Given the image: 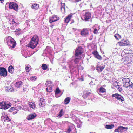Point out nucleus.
Segmentation results:
<instances>
[{
	"instance_id": "1",
	"label": "nucleus",
	"mask_w": 133,
	"mask_h": 133,
	"mask_svg": "<svg viewBox=\"0 0 133 133\" xmlns=\"http://www.w3.org/2000/svg\"><path fill=\"white\" fill-rule=\"evenodd\" d=\"M39 41L38 36L36 35H34L29 43L28 47L32 49H34L38 44Z\"/></svg>"
},
{
	"instance_id": "2",
	"label": "nucleus",
	"mask_w": 133,
	"mask_h": 133,
	"mask_svg": "<svg viewBox=\"0 0 133 133\" xmlns=\"http://www.w3.org/2000/svg\"><path fill=\"white\" fill-rule=\"evenodd\" d=\"M11 105V103L9 102H2L0 103V109H7L9 108Z\"/></svg>"
},
{
	"instance_id": "3",
	"label": "nucleus",
	"mask_w": 133,
	"mask_h": 133,
	"mask_svg": "<svg viewBox=\"0 0 133 133\" xmlns=\"http://www.w3.org/2000/svg\"><path fill=\"white\" fill-rule=\"evenodd\" d=\"M7 43L9 48L12 49L15 47L16 43V41L12 38H11L10 39L8 40Z\"/></svg>"
},
{
	"instance_id": "4",
	"label": "nucleus",
	"mask_w": 133,
	"mask_h": 133,
	"mask_svg": "<svg viewBox=\"0 0 133 133\" xmlns=\"http://www.w3.org/2000/svg\"><path fill=\"white\" fill-rule=\"evenodd\" d=\"M91 14L89 12H86L85 14L81 17L83 20L85 21H88L91 18Z\"/></svg>"
},
{
	"instance_id": "5",
	"label": "nucleus",
	"mask_w": 133,
	"mask_h": 133,
	"mask_svg": "<svg viewBox=\"0 0 133 133\" xmlns=\"http://www.w3.org/2000/svg\"><path fill=\"white\" fill-rule=\"evenodd\" d=\"M9 8L13 9L16 11H17L18 10V5L15 2H10L9 4Z\"/></svg>"
},
{
	"instance_id": "6",
	"label": "nucleus",
	"mask_w": 133,
	"mask_h": 133,
	"mask_svg": "<svg viewBox=\"0 0 133 133\" xmlns=\"http://www.w3.org/2000/svg\"><path fill=\"white\" fill-rule=\"evenodd\" d=\"M83 49L81 46H79L76 48L75 52V57H78L83 52Z\"/></svg>"
},
{
	"instance_id": "7",
	"label": "nucleus",
	"mask_w": 133,
	"mask_h": 133,
	"mask_svg": "<svg viewBox=\"0 0 133 133\" xmlns=\"http://www.w3.org/2000/svg\"><path fill=\"white\" fill-rule=\"evenodd\" d=\"M112 96L113 97H115L117 100L122 102L124 100V99L123 97L121 95L118 93L112 94Z\"/></svg>"
},
{
	"instance_id": "8",
	"label": "nucleus",
	"mask_w": 133,
	"mask_h": 133,
	"mask_svg": "<svg viewBox=\"0 0 133 133\" xmlns=\"http://www.w3.org/2000/svg\"><path fill=\"white\" fill-rule=\"evenodd\" d=\"M7 75V71L6 69L3 67H0V75L2 76L6 77Z\"/></svg>"
},
{
	"instance_id": "9",
	"label": "nucleus",
	"mask_w": 133,
	"mask_h": 133,
	"mask_svg": "<svg viewBox=\"0 0 133 133\" xmlns=\"http://www.w3.org/2000/svg\"><path fill=\"white\" fill-rule=\"evenodd\" d=\"M120 46H127L129 45V41L127 40L123 39L118 42Z\"/></svg>"
},
{
	"instance_id": "10",
	"label": "nucleus",
	"mask_w": 133,
	"mask_h": 133,
	"mask_svg": "<svg viewBox=\"0 0 133 133\" xmlns=\"http://www.w3.org/2000/svg\"><path fill=\"white\" fill-rule=\"evenodd\" d=\"M123 86L126 88H129V89L132 88L133 89V83L131 82H123Z\"/></svg>"
},
{
	"instance_id": "11",
	"label": "nucleus",
	"mask_w": 133,
	"mask_h": 133,
	"mask_svg": "<svg viewBox=\"0 0 133 133\" xmlns=\"http://www.w3.org/2000/svg\"><path fill=\"white\" fill-rule=\"evenodd\" d=\"M59 18L56 15H53L52 17L49 20V22L51 23L54 22H55L59 20Z\"/></svg>"
},
{
	"instance_id": "12",
	"label": "nucleus",
	"mask_w": 133,
	"mask_h": 133,
	"mask_svg": "<svg viewBox=\"0 0 133 133\" xmlns=\"http://www.w3.org/2000/svg\"><path fill=\"white\" fill-rule=\"evenodd\" d=\"M37 116L36 114L35 113H31L27 117V119L29 120H31L34 119Z\"/></svg>"
},
{
	"instance_id": "13",
	"label": "nucleus",
	"mask_w": 133,
	"mask_h": 133,
	"mask_svg": "<svg viewBox=\"0 0 133 133\" xmlns=\"http://www.w3.org/2000/svg\"><path fill=\"white\" fill-rule=\"evenodd\" d=\"M92 54L96 58L99 60L102 59V57L99 54L98 52L97 51H94L93 52Z\"/></svg>"
},
{
	"instance_id": "14",
	"label": "nucleus",
	"mask_w": 133,
	"mask_h": 133,
	"mask_svg": "<svg viewBox=\"0 0 133 133\" xmlns=\"http://www.w3.org/2000/svg\"><path fill=\"white\" fill-rule=\"evenodd\" d=\"M105 65H103L102 66L97 65L96 67V69L97 71L99 73L101 72L105 68Z\"/></svg>"
},
{
	"instance_id": "15",
	"label": "nucleus",
	"mask_w": 133,
	"mask_h": 133,
	"mask_svg": "<svg viewBox=\"0 0 133 133\" xmlns=\"http://www.w3.org/2000/svg\"><path fill=\"white\" fill-rule=\"evenodd\" d=\"M89 31L87 29H84L81 32V35L86 36L88 35Z\"/></svg>"
},
{
	"instance_id": "16",
	"label": "nucleus",
	"mask_w": 133,
	"mask_h": 133,
	"mask_svg": "<svg viewBox=\"0 0 133 133\" xmlns=\"http://www.w3.org/2000/svg\"><path fill=\"white\" fill-rule=\"evenodd\" d=\"M91 94L90 92L87 91H85L83 92L82 96L84 98H86L90 96Z\"/></svg>"
},
{
	"instance_id": "17",
	"label": "nucleus",
	"mask_w": 133,
	"mask_h": 133,
	"mask_svg": "<svg viewBox=\"0 0 133 133\" xmlns=\"http://www.w3.org/2000/svg\"><path fill=\"white\" fill-rule=\"evenodd\" d=\"M118 129L119 130V132H123L126 131L128 129V128L120 126L118 127Z\"/></svg>"
},
{
	"instance_id": "18",
	"label": "nucleus",
	"mask_w": 133,
	"mask_h": 133,
	"mask_svg": "<svg viewBox=\"0 0 133 133\" xmlns=\"http://www.w3.org/2000/svg\"><path fill=\"white\" fill-rule=\"evenodd\" d=\"M23 84L22 81H19L16 82L15 84V87L17 88L21 87Z\"/></svg>"
},
{
	"instance_id": "19",
	"label": "nucleus",
	"mask_w": 133,
	"mask_h": 133,
	"mask_svg": "<svg viewBox=\"0 0 133 133\" xmlns=\"http://www.w3.org/2000/svg\"><path fill=\"white\" fill-rule=\"evenodd\" d=\"M75 126L74 125H71L69 126L67 128L66 132L68 133H71L70 132H72V131L74 129Z\"/></svg>"
},
{
	"instance_id": "20",
	"label": "nucleus",
	"mask_w": 133,
	"mask_h": 133,
	"mask_svg": "<svg viewBox=\"0 0 133 133\" xmlns=\"http://www.w3.org/2000/svg\"><path fill=\"white\" fill-rule=\"evenodd\" d=\"M106 90L104 88L101 87L97 90V92L100 94V93H103L105 92Z\"/></svg>"
},
{
	"instance_id": "21",
	"label": "nucleus",
	"mask_w": 133,
	"mask_h": 133,
	"mask_svg": "<svg viewBox=\"0 0 133 133\" xmlns=\"http://www.w3.org/2000/svg\"><path fill=\"white\" fill-rule=\"evenodd\" d=\"M72 15L71 14L68 15L64 20V22L65 23H68L71 19Z\"/></svg>"
},
{
	"instance_id": "22",
	"label": "nucleus",
	"mask_w": 133,
	"mask_h": 133,
	"mask_svg": "<svg viewBox=\"0 0 133 133\" xmlns=\"http://www.w3.org/2000/svg\"><path fill=\"white\" fill-rule=\"evenodd\" d=\"M61 11L63 13H64L65 12V3H61Z\"/></svg>"
},
{
	"instance_id": "23",
	"label": "nucleus",
	"mask_w": 133,
	"mask_h": 133,
	"mask_svg": "<svg viewBox=\"0 0 133 133\" xmlns=\"http://www.w3.org/2000/svg\"><path fill=\"white\" fill-rule=\"evenodd\" d=\"M14 69V66L11 65H10L9 66L8 70V71L9 72L12 74L13 73Z\"/></svg>"
},
{
	"instance_id": "24",
	"label": "nucleus",
	"mask_w": 133,
	"mask_h": 133,
	"mask_svg": "<svg viewBox=\"0 0 133 133\" xmlns=\"http://www.w3.org/2000/svg\"><path fill=\"white\" fill-rule=\"evenodd\" d=\"M70 98L69 97H67L66 98L64 101V103L65 104H68L70 100Z\"/></svg>"
},
{
	"instance_id": "25",
	"label": "nucleus",
	"mask_w": 133,
	"mask_h": 133,
	"mask_svg": "<svg viewBox=\"0 0 133 133\" xmlns=\"http://www.w3.org/2000/svg\"><path fill=\"white\" fill-rule=\"evenodd\" d=\"M114 127V124L106 125L105 128L108 129H112Z\"/></svg>"
},
{
	"instance_id": "26",
	"label": "nucleus",
	"mask_w": 133,
	"mask_h": 133,
	"mask_svg": "<svg viewBox=\"0 0 133 133\" xmlns=\"http://www.w3.org/2000/svg\"><path fill=\"white\" fill-rule=\"evenodd\" d=\"M31 7L34 9L36 10L39 8V5L38 4H34L31 6Z\"/></svg>"
},
{
	"instance_id": "27",
	"label": "nucleus",
	"mask_w": 133,
	"mask_h": 133,
	"mask_svg": "<svg viewBox=\"0 0 133 133\" xmlns=\"http://www.w3.org/2000/svg\"><path fill=\"white\" fill-rule=\"evenodd\" d=\"M64 114V112H63V109H62L61 110L59 113L58 115L57 116V117L58 118L61 117L63 116Z\"/></svg>"
},
{
	"instance_id": "28",
	"label": "nucleus",
	"mask_w": 133,
	"mask_h": 133,
	"mask_svg": "<svg viewBox=\"0 0 133 133\" xmlns=\"http://www.w3.org/2000/svg\"><path fill=\"white\" fill-rule=\"evenodd\" d=\"M52 86L51 85H49L48 86L46 89V91L49 92H50L52 91Z\"/></svg>"
},
{
	"instance_id": "29",
	"label": "nucleus",
	"mask_w": 133,
	"mask_h": 133,
	"mask_svg": "<svg viewBox=\"0 0 133 133\" xmlns=\"http://www.w3.org/2000/svg\"><path fill=\"white\" fill-rule=\"evenodd\" d=\"M41 68L43 70H46L48 68V66L46 64H43L42 65Z\"/></svg>"
},
{
	"instance_id": "30",
	"label": "nucleus",
	"mask_w": 133,
	"mask_h": 133,
	"mask_svg": "<svg viewBox=\"0 0 133 133\" xmlns=\"http://www.w3.org/2000/svg\"><path fill=\"white\" fill-rule=\"evenodd\" d=\"M3 117L4 119V121L5 122L6 121H9L11 120V119L9 118L8 116H5V117L3 116Z\"/></svg>"
},
{
	"instance_id": "31",
	"label": "nucleus",
	"mask_w": 133,
	"mask_h": 133,
	"mask_svg": "<svg viewBox=\"0 0 133 133\" xmlns=\"http://www.w3.org/2000/svg\"><path fill=\"white\" fill-rule=\"evenodd\" d=\"M9 23L10 24H14V25H16L17 24L15 21L14 20L12 19H11V20L9 22Z\"/></svg>"
},
{
	"instance_id": "32",
	"label": "nucleus",
	"mask_w": 133,
	"mask_h": 133,
	"mask_svg": "<svg viewBox=\"0 0 133 133\" xmlns=\"http://www.w3.org/2000/svg\"><path fill=\"white\" fill-rule=\"evenodd\" d=\"M43 99L42 100L41 99L39 100V105L42 107H43V103H44V101H43Z\"/></svg>"
},
{
	"instance_id": "33",
	"label": "nucleus",
	"mask_w": 133,
	"mask_h": 133,
	"mask_svg": "<svg viewBox=\"0 0 133 133\" xmlns=\"http://www.w3.org/2000/svg\"><path fill=\"white\" fill-rule=\"evenodd\" d=\"M114 36L115 38L117 39H118L121 38V36L118 34H116Z\"/></svg>"
},
{
	"instance_id": "34",
	"label": "nucleus",
	"mask_w": 133,
	"mask_h": 133,
	"mask_svg": "<svg viewBox=\"0 0 133 133\" xmlns=\"http://www.w3.org/2000/svg\"><path fill=\"white\" fill-rule=\"evenodd\" d=\"M29 105L31 108H32L33 109H34L35 108L36 105L32 104V102H29Z\"/></svg>"
},
{
	"instance_id": "35",
	"label": "nucleus",
	"mask_w": 133,
	"mask_h": 133,
	"mask_svg": "<svg viewBox=\"0 0 133 133\" xmlns=\"http://www.w3.org/2000/svg\"><path fill=\"white\" fill-rule=\"evenodd\" d=\"M122 81H123V82H130V79L129 78H124L122 79Z\"/></svg>"
},
{
	"instance_id": "36",
	"label": "nucleus",
	"mask_w": 133,
	"mask_h": 133,
	"mask_svg": "<svg viewBox=\"0 0 133 133\" xmlns=\"http://www.w3.org/2000/svg\"><path fill=\"white\" fill-rule=\"evenodd\" d=\"M17 108H15V107H12L9 110V111L10 112H11L13 111L14 110H17Z\"/></svg>"
},
{
	"instance_id": "37",
	"label": "nucleus",
	"mask_w": 133,
	"mask_h": 133,
	"mask_svg": "<svg viewBox=\"0 0 133 133\" xmlns=\"http://www.w3.org/2000/svg\"><path fill=\"white\" fill-rule=\"evenodd\" d=\"M98 29H97L96 28H95L94 30L93 31V33L94 34H97L98 32V30H99L100 29V27L99 26H98Z\"/></svg>"
},
{
	"instance_id": "38",
	"label": "nucleus",
	"mask_w": 133,
	"mask_h": 133,
	"mask_svg": "<svg viewBox=\"0 0 133 133\" xmlns=\"http://www.w3.org/2000/svg\"><path fill=\"white\" fill-rule=\"evenodd\" d=\"M79 59L78 58H75L74 62L76 64H77L79 62Z\"/></svg>"
},
{
	"instance_id": "39",
	"label": "nucleus",
	"mask_w": 133,
	"mask_h": 133,
	"mask_svg": "<svg viewBox=\"0 0 133 133\" xmlns=\"http://www.w3.org/2000/svg\"><path fill=\"white\" fill-rule=\"evenodd\" d=\"M61 92V91L59 89V88L57 87L56 89L55 90V94H58L59 93Z\"/></svg>"
},
{
	"instance_id": "40",
	"label": "nucleus",
	"mask_w": 133,
	"mask_h": 133,
	"mask_svg": "<svg viewBox=\"0 0 133 133\" xmlns=\"http://www.w3.org/2000/svg\"><path fill=\"white\" fill-rule=\"evenodd\" d=\"M8 91V92H11L13 91V90L12 88H11V87H8L6 90Z\"/></svg>"
},
{
	"instance_id": "41",
	"label": "nucleus",
	"mask_w": 133,
	"mask_h": 133,
	"mask_svg": "<svg viewBox=\"0 0 133 133\" xmlns=\"http://www.w3.org/2000/svg\"><path fill=\"white\" fill-rule=\"evenodd\" d=\"M113 85L117 88V86H119V85H118V83L117 81H116L114 83H113Z\"/></svg>"
},
{
	"instance_id": "42",
	"label": "nucleus",
	"mask_w": 133,
	"mask_h": 133,
	"mask_svg": "<svg viewBox=\"0 0 133 133\" xmlns=\"http://www.w3.org/2000/svg\"><path fill=\"white\" fill-rule=\"evenodd\" d=\"M37 79V77L36 76H32L30 78V80L31 81H35Z\"/></svg>"
},
{
	"instance_id": "43",
	"label": "nucleus",
	"mask_w": 133,
	"mask_h": 133,
	"mask_svg": "<svg viewBox=\"0 0 133 133\" xmlns=\"http://www.w3.org/2000/svg\"><path fill=\"white\" fill-rule=\"evenodd\" d=\"M52 83V82L49 81H47L45 83V85L47 87L48 85V84H51Z\"/></svg>"
},
{
	"instance_id": "44",
	"label": "nucleus",
	"mask_w": 133,
	"mask_h": 133,
	"mask_svg": "<svg viewBox=\"0 0 133 133\" xmlns=\"http://www.w3.org/2000/svg\"><path fill=\"white\" fill-rule=\"evenodd\" d=\"M118 87H117L118 90L119 91H121L122 90V88L118 86Z\"/></svg>"
},
{
	"instance_id": "45",
	"label": "nucleus",
	"mask_w": 133,
	"mask_h": 133,
	"mask_svg": "<svg viewBox=\"0 0 133 133\" xmlns=\"http://www.w3.org/2000/svg\"><path fill=\"white\" fill-rule=\"evenodd\" d=\"M80 123H81L80 124H78L77 125V127L78 128H80L81 126V124H82V122L81 121H80Z\"/></svg>"
},
{
	"instance_id": "46",
	"label": "nucleus",
	"mask_w": 133,
	"mask_h": 133,
	"mask_svg": "<svg viewBox=\"0 0 133 133\" xmlns=\"http://www.w3.org/2000/svg\"><path fill=\"white\" fill-rule=\"evenodd\" d=\"M115 132H119V130L118 129V128L116 129H115Z\"/></svg>"
},
{
	"instance_id": "47",
	"label": "nucleus",
	"mask_w": 133,
	"mask_h": 133,
	"mask_svg": "<svg viewBox=\"0 0 133 133\" xmlns=\"http://www.w3.org/2000/svg\"><path fill=\"white\" fill-rule=\"evenodd\" d=\"M21 30V29L18 28V29H16V30L15 31V32H18V31H19Z\"/></svg>"
},
{
	"instance_id": "48",
	"label": "nucleus",
	"mask_w": 133,
	"mask_h": 133,
	"mask_svg": "<svg viewBox=\"0 0 133 133\" xmlns=\"http://www.w3.org/2000/svg\"><path fill=\"white\" fill-rule=\"evenodd\" d=\"M15 108H17V110H17L18 111L19 110V109H20V108H21V107H15Z\"/></svg>"
},
{
	"instance_id": "49",
	"label": "nucleus",
	"mask_w": 133,
	"mask_h": 133,
	"mask_svg": "<svg viewBox=\"0 0 133 133\" xmlns=\"http://www.w3.org/2000/svg\"><path fill=\"white\" fill-rule=\"evenodd\" d=\"M25 69H26V71L28 72L29 71V67L28 66H26L25 67Z\"/></svg>"
},
{
	"instance_id": "50",
	"label": "nucleus",
	"mask_w": 133,
	"mask_h": 133,
	"mask_svg": "<svg viewBox=\"0 0 133 133\" xmlns=\"http://www.w3.org/2000/svg\"><path fill=\"white\" fill-rule=\"evenodd\" d=\"M10 28L11 30H13L14 29V27L13 26H12L10 27Z\"/></svg>"
},
{
	"instance_id": "51",
	"label": "nucleus",
	"mask_w": 133,
	"mask_h": 133,
	"mask_svg": "<svg viewBox=\"0 0 133 133\" xmlns=\"http://www.w3.org/2000/svg\"><path fill=\"white\" fill-rule=\"evenodd\" d=\"M122 53V54H121V56L122 57L123 56H124V57H125V56H124V53Z\"/></svg>"
},
{
	"instance_id": "52",
	"label": "nucleus",
	"mask_w": 133,
	"mask_h": 133,
	"mask_svg": "<svg viewBox=\"0 0 133 133\" xmlns=\"http://www.w3.org/2000/svg\"><path fill=\"white\" fill-rule=\"evenodd\" d=\"M17 111H14L13 113V114H16V113H17Z\"/></svg>"
},
{
	"instance_id": "53",
	"label": "nucleus",
	"mask_w": 133,
	"mask_h": 133,
	"mask_svg": "<svg viewBox=\"0 0 133 133\" xmlns=\"http://www.w3.org/2000/svg\"><path fill=\"white\" fill-rule=\"evenodd\" d=\"M17 111H14L13 113V114H16V113H17Z\"/></svg>"
},
{
	"instance_id": "54",
	"label": "nucleus",
	"mask_w": 133,
	"mask_h": 133,
	"mask_svg": "<svg viewBox=\"0 0 133 133\" xmlns=\"http://www.w3.org/2000/svg\"><path fill=\"white\" fill-rule=\"evenodd\" d=\"M36 103H35V102H34V103H32V104H33V105H35V104H36Z\"/></svg>"
},
{
	"instance_id": "55",
	"label": "nucleus",
	"mask_w": 133,
	"mask_h": 133,
	"mask_svg": "<svg viewBox=\"0 0 133 133\" xmlns=\"http://www.w3.org/2000/svg\"><path fill=\"white\" fill-rule=\"evenodd\" d=\"M76 1L77 2H78V1H81V0H76Z\"/></svg>"
},
{
	"instance_id": "56",
	"label": "nucleus",
	"mask_w": 133,
	"mask_h": 133,
	"mask_svg": "<svg viewBox=\"0 0 133 133\" xmlns=\"http://www.w3.org/2000/svg\"><path fill=\"white\" fill-rule=\"evenodd\" d=\"M53 26H54L53 25H51V27H52Z\"/></svg>"
},
{
	"instance_id": "57",
	"label": "nucleus",
	"mask_w": 133,
	"mask_h": 133,
	"mask_svg": "<svg viewBox=\"0 0 133 133\" xmlns=\"http://www.w3.org/2000/svg\"><path fill=\"white\" fill-rule=\"evenodd\" d=\"M23 90L24 91L25 90V88H23Z\"/></svg>"
},
{
	"instance_id": "58",
	"label": "nucleus",
	"mask_w": 133,
	"mask_h": 133,
	"mask_svg": "<svg viewBox=\"0 0 133 133\" xmlns=\"http://www.w3.org/2000/svg\"><path fill=\"white\" fill-rule=\"evenodd\" d=\"M69 67L71 69V66H69Z\"/></svg>"
},
{
	"instance_id": "59",
	"label": "nucleus",
	"mask_w": 133,
	"mask_h": 133,
	"mask_svg": "<svg viewBox=\"0 0 133 133\" xmlns=\"http://www.w3.org/2000/svg\"><path fill=\"white\" fill-rule=\"evenodd\" d=\"M3 1H4V0H0V1L1 2H2Z\"/></svg>"
},
{
	"instance_id": "60",
	"label": "nucleus",
	"mask_w": 133,
	"mask_h": 133,
	"mask_svg": "<svg viewBox=\"0 0 133 133\" xmlns=\"http://www.w3.org/2000/svg\"><path fill=\"white\" fill-rule=\"evenodd\" d=\"M78 42L79 43L80 42V41H78Z\"/></svg>"
},
{
	"instance_id": "61",
	"label": "nucleus",
	"mask_w": 133,
	"mask_h": 133,
	"mask_svg": "<svg viewBox=\"0 0 133 133\" xmlns=\"http://www.w3.org/2000/svg\"><path fill=\"white\" fill-rule=\"evenodd\" d=\"M54 19H56V18H55Z\"/></svg>"
},
{
	"instance_id": "62",
	"label": "nucleus",
	"mask_w": 133,
	"mask_h": 133,
	"mask_svg": "<svg viewBox=\"0 0 133 133\" xmlns=\"http://www.w3.org/2000/svg\"><path fill=\"white\" fill-rule=\"evenodd\" d=\"M7 28H9V27H8Z\"/></svg>"
}]
</instances>
